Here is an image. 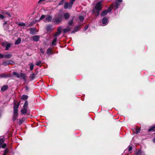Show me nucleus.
I'll return each instance as SVG.
<instances>
[{"instance_id":"f257e3e1","label":"nucleus","mask_w":155,"mask_h":155,"mask_svg":"<svg viewBox=\"0 0 155 155\" xmlns=\"http://www.w3.org/2000/svg\"><path fill=\"white\" fill-rule=\"evenodd\" d=\"M102 3L101 1L97 3L95 5L94 8L92 10L93 13L96 16L99 15L100 11L102 10Z\"/></svg>"},{"instance_id":"f03ea898","label":"nucleus","mask_w":155,"mask_h":155,"mask_svg":"<svg viewBox=\"0 0 155 155\" xmlns=\"http://www.w3.org/2000/svg\"><path fill=\"white\" fill-rule=\"evenodd\" d=\"M20 102L17 104H16L15 103L14 104V115L13 117V120L15 121L16 120L18 117V108L20 104Z\"/></svg>"},{"instance_id":"7ed1b4c3","label":"nucleus","mask_w":155,"mask_h":155,"mask_svg":"<svg viewBox=\"0 0 155 155\" xmlns=\"http://www.w3.org/2000/svg\"><path fill=\"white\" fill-rule=\"evenodd\" d=\"M28 101H26L23 107L22 108L21 110V112L22 114H25L27 113L28 108Z\"/></svg>"},{"instance_id":"20e7f679","label":"nucleus","mask_w":155,"mask_h":155,"mask_svg":"<svg viewBox=\"0 0 155 155\" xmlns=\"http://www.w3.org/2000/svg\"><path fill=\"white\" fill-rule=\"evenodd\" d=\"M13 75L18 78H22L24 80L25 79V75L23 73H18L16 72H13Z\"/></svg>"},{"instance_id":"39448f33","label":"nucleus","mask_w":155,"mask_h":155,"mask_svg":"<svg viewBox=\"0 0 155 155\" xmlns=\"http://www.w3.org/2000/svg\"><path fill=\"white\" fill-rule=\"evenodd\" d=\"M62 19L63 18L61 15L59 14L58 15H56L54 19V22L55 24H58L62 21Z\"/></svg>"},{"instance_id":"423d86ee","label":"nucleus","mask_w":155,"mask_h":155,"mask_svg":"<svg viewBox=\"0 0 155 155\" xmlns=\"http://www.w3.org/2000/svg\"><path fill=\"white\" fill-rule=\"evenodd\" d=\"M112 7H109L107 10L104 11L101 14V16H104L106 15L108 12H110L112 9Z\"/></svg>"},{"instance_id":"0eeeda50","label":"nucleus","mask_w":155,"mask_h":155,"mask_svg":"<svg viewBox=\"0 0 155 155\" xmlns=\"http://www.w3.org/2000/svg\"><path fill=\"white\" fill-rule=\"evenodd\" d=\"M8 15L9 16H10L9 14L6 11H2L1 12V14L0 13V18L3 19L4 18H5V15Z\"/></svg>"},{"instance_id":"6e6552de","label":"nucleus","mask_w":155,"mask_h":155,"mask_svg":"<svg viewBox=\"0 0 155 155\" xmlns=\"http://www.w3.org/2000/svg\"><path fill=\"white\" fill-rule=\"evenodd\" d=\"M72 6V4L70 2H65L64 6V8L65 9H71Z\"/></svg>"},{"instance_id":"1a4fd4ad","label":"nucleus","mask_w":155,"mask_h":155,"mask_svg":"<svg viewBox=\"0 0 155 155\" xmlns=\"http://www.w3.org/2000/svg\"><path fill=\"white\" fill-rule=\"evenodd\" d=\"M52 20V16L48 15L46 17V18L44 20V22H49L51 21Z\"/></svg>"},{"instance_id":"9d476101","label":"nucleus","mask_w":155,"mask_h":155,"mask_svg":"<svg viewBox=\"0 0 155 155\" xmlns=\"http://www.w3.org/2000/svg\"><path fill=\"white\" fill-rule=\"evenodd\" d=\"M40 38L39 35H36L32 37L31 38V40L35 42H37L39 39Z\"/></svg>"},{"instance_id":"9b49d317","label":"nucleus","mask_w":155,"mask_h":155,"mask_svg":"<svg viewBox=\"0 0 155 155\" xmlns=\"http://www.w3.org/2000/svg\"><path fill=\"white\" fill-rule=\"evenodd\" d=\"M30 30V33L31 35L35 34L38 32L37 29L34 28H31Z\"/></svg>"},{"instance_id":"f8f14e48","label":"nucleus","mask_w":155,"mask_h":155,"mask_svg":"<svg viewBox=\"0 0 155 155\" xmlns=\"http://www.w3.org/2000/svg\"><path fill=\"white\" fill-rule=\"evenodd\" d=\"M102 22L104 26L106 25L107 24V19L106 17L103 18L102 20Z\"/></svg>"},{"instance_id":"ddd939ff","label":"nucleus","mask_w":155,"mask_h":155,"mask_svg":"<svg viewBox=\"0 0 155 155\" xmlns=\"http://www.w3.org/2000/svg\"><path fill=\"white\" fill-rule=\"evenodd\" d=\"M12 54L10 53H7L4 54V58L7 59L10 58L12 57Z\"/></svg>"},{"instance_id":"4468645a","label":"nucleus","mask_w":155,"mask_h":155,"mask_svg":"<svg viewBox=\"0 0 155 155\" xmlns=\"http://www.w3.org/2000/svg\"><path fill=\"white\" fill-rule=\"evenodd\" d=\"M70 17L69 13L68 12L65 13L63 15V17L65 20L68 19Z\"/></svg>"},{"instance_id":"2eb2a0df","label":"nucleus","mask_w":155,"mask_h":155,"mask_svg":"<svg viewBox=\"0 0 155 155\" xmlns=\"http://www.w3.org/2000/svg\"><path fill=\"white\" fill-rule=\"evenodd\" d=\"M122 0H117V1L115 2L116 5L115 6L116 8H117L118 6L120 5V3L122 2Z\"/></svg>"},{"instance_id":"dca6fc26","label":"nucleus","mask_w":155,"mask_h":155,"mask_svg":"<svg viewBox=\"0 0 155 155\" xmlns=\"http://www.w3.org/2000/svg\"><path fill=\"white\" fill-rule=\"evenodd\" d=\"M10 77V75L7 74H0V78H6Z\"/></svg>"},{"instance_id":"f3484780","label":"nucleus","mask_w":155,"mask_h":155,"mask_svg":"<svg viewBox=\"0 0 155 155\" xmlns=\"http://www.w3.org/2000/svg\"><path fill=\"white\" fill-rule=\"evenodd\" d=\"M135 155H144V153L141 150H138L136 152Z\"/></svg>"},{"instance_id":"a211bd4d","label":"nucleus","mask_w":155,"mask_h":155,"mask_svg":"<svg viewBox=\"0 0 155 155\" xmlns=\"http://www.w3.org/2000/svg\"><path fill=\"white\" fill-rule=\"evenodd\" d=\"M80 26L79 25L75 27L74 30L72 31L71 33H73L78 31L79 29Z\"/></svg>"},{"instance_id":"6ab92c4d","label":"nucleus","mask_w":155,"mask_h":155,"mask_svg":"<svg viewBox=\"0 0 155 155\" xmlns=\"http://www.w3.org/2000/svg\"><path fill=\"white\" fill-rule=\"evenodd\" d=\"M8 25L7 23V22H5L3 24L5 30H8Z\"/></svg>"},{"instance_id":"aec40b11","label":"nucleus","mask_w":155,"mask_h":155,"mask_svg":"<svg viewBox=\"0 0 155 155\" xmlns=\"http://www.w3.org/2000/svg\"><path fill=\"white\" fill-rule=\"evenodd\" d=\"M47 29L48 31L51 32L52 30V26L50 25H48L47 27Z\"/></svg>"},{"instance_id":"412c9836","label":"nucleus","mask_w":155,"mask_h":155,"mask_svg":"<svg viewBox=\"0 0 155 155\" xmlns=\"http://www.w3.org/2000/svg\"><path fill=\"white\" fill-rule=\"evenodd\" d=\"M8 86L7 85H5L2 86L1 88V90L2 91H4L7 89Z\"/></svg>"},{"instance_id":"4be33fe9","label":"nucleus","mask_w":155,"mask_h":155,"mask_svg":"<svg viewBox=\"0 0 155 155\" xmlns=\"http://www.w3.org/2000/svg\"><path fill=\"white\" fill-rule=\"evenodd\" d=\"M21 41V39L20 38H19L15 42V45H18L19 44Z\"/></svg>"},{"instance_id":"5701e85b","label":"nucleus","mask_w":155,"mask_h":155,"mask_svg":"<svg viewBox=\"0 0 155 155\" xmlns=\"http://www.w3.org/2000/svg\"><path fill=\"white\" fill-rule=\"evenodd\" d=\"M28 98V97L26 95H23L21 97V99L23 100H26Z\"/></svg>"},{"instance_id":"b1692460","label":"nucleus","mask_w":155,"mask_h":155,"mask_svg":"<svg viewBox=\"0 0 155 155\" xmlns=\"http://www.w3.org/2000/svg\"><path fill=\"white\" fill-rule=\"evenodd\" d=\"M71 30L67 27L66 28H65L63 30V32L64 33H66L68 32L69 31H70Z\"/></svg>"},{"instance_id":"393cba45","label":"nucleus","mask_w":155,"mask_h":155,"mask_svg":"<svg viewBox=\"0 0 155 155\" xmlns=\"http://www.w3.org/2000/svg\"><path fill=\"white\" fill-rule=\"evenodd\" d=\"M57 40V38L55 37L52 42V44L53 45H56L55 43Z\"/></svg>"},{"instance_id":"a878e982","label":"nucleus","mask_w":155,"mask_h":155,"mask_svg":"<svg viewBox=\"0 0 155 155\" xmlns=\"http://www.w3.org/2000/svg\"><path fill=\"white\" fill-rule=\"evenodd\" d=\"M52 49L50 48H48L47 50V53L48 54H51Z\"/></svg>"},{"instance_id":"bb28decb","label":"nucleus","mask_w":155,"mask_h":155,"mask_svg":"<svg viewBox=\"0 0 155 155\" xmlns=\"http://www.w3.org/2000/svg\"><path fill=\"white\" fill-rule=\"evenodd\" d=\"M8 61H4L3 63H2V65H5V66H6L8 65Z\"/></svg>"},{"instance_id":"cd10ccee","label":"nucleus","mask_w":155,"mask_h":155,"mask_svg":"<svg viewBox=\"0 0 155 155\" xmlns=\"http://www.w3.org/2000/svg\"><path fill=\"white\" fill-rule=\"evenodd\" d=\"M45 0H40L38 2V3L39 4H45Z\"/></svg>"},{"instance_id":"c85d7f7f","label":"nucleus","mask_w":155,"mask_h":155,"mask_svg":"<svg viewBox=\"0 0 155 155\" xmlns=\"http://www.w3.org/2000/svg\"><path fill=\"white\" fill-rule=\"evenodd\" d=\"M35 77V74L33 73L32 74H31L30 76L29 77V78L31 79V80H33Z\"/></svg>"},{"instance_id":"c756f323","label":"nucleus","mask_w":155,"mask_h":155,"mask_svg":"<svg viewBox=\"0 0 155 155\" xmlns=\"http://www.w3.org/2000/svg\"><path fill=\"white\" fill-rule=\"evenodd\" d=\"M11 46V45L10 44H6V45L5 47L6 50H8L9 49Z\"/></svg>"},{"instance_id":"7c9ffc66","label":"nucleus","mask_w":155,"mask_h":155,"mask_svg":"<svg viewBox=\"0 0 155 155\" xmlns=\"http://www.w3.org/2000/svg\"><path fill=\"white\" fill-rule=\"evenodd\" d=\"M155 128V126H153L150 127V128L148 130L149 131H151L153 130Z\"/></svg>"},{"instance_id":"2f4dec72","label":"nucleus","mask_w":155,"mask_h":155,"mask_svg":"<svg viewBox=\"0 0 155 155\" xmlns=\"http://www.w3.org/2000/svg\"><path fill=\"white\" fill-rule=\"evenodd\" d=\"M18 25L19 26H25V23L21 22V23H19L18 24Z\"/></svg>"},{"instance_id":"473e14b6","label":"nucleus","mask_w":155,"mask_h":155,"mask_svg":"<svg viewBox=\"0 0 155 155\" xmlns=\"http://www.w3.org/2000/svg\"><path fill=\"white\" fill-rule=\"evenodd\" d=\"M79 20L81 21H82L84 19V17L83 16L80 15L79 17Z\"/></svg>"},{"instance_id":"72a5a7b5","label":"nucleus","mask_w":155,"mask_h":155,"mask_svg":"<svg viewBox=\"0 0 155 155\" xmlns=\"http://www.w3.org/2000/svg\"><path fill=\"white\" fill-rule=\"evenodd\" d=\"M30 69L32 71L34 68V64L33 63H31L30 64Z\"/></svg>"},{"instance_id":"f704fd0d","label":"nucleus","mask_w":155,"mask_h":155,"mask_svg":"<svg viewBox=\"0 0 155 155\" xmlns=\"http://www.w3.org/2000/svg\"><path fill=\"white\" fill-rule=\"evenodd\" d=\"M8 61V63L9 64H13L15 63L12 60Z\"/></svg>"},{"instance_id":"c9c22d12","label":"nucleus","mask_w":155,"mask_h":155,"mask_svg":"<svg viewBox=\"0 0 155 155\" xmlns=\"http://www.w3.org/2000/svg\"><path fill=\"white\" fill-rule=\"evenodd\" d=\"M62 28L61 27H59L58 28L57 31L58 32H60V33L61 32Z\"/></svg>"},{"instance_id":"e433bc0d","label":"nucleus","mask_w":155,"mask_h":155,"mask_svg":"<svg viewBox=\"0 0 155 155\" xmlns=\"http://www.w3.org/2000/svg\"><path fill=\"white\" fill-rule=\"evenodd\" d=\"M41 62L40 61H38L36 62V64L38 66H41Z\"/></svg>"},{"instance_id":"4c0bfd02","label":"nucleus","mask_w":155,"mask_h":155,"mask_svg":"<svg viewBox=\"0 0 155 155\" xmlns=\"http://www.w3.org/2000/svg\"><path fill=\"white\" fill-rule=\"evenodd\" d=\"M8 150L7 149H6L3 153V155H6V154L8 152Z\"/></svg>"},{"instance_id":"58836bf2","label":"nucleus","mask_w":155,"mask_h":155,"mask_svg":"<svg viewBox=\"0 0 155 155\" xmlns=\"http://www.w3.org/2000/svg\"><path fill=\"white\" fill-rule=\"evenodd\" d=\"M73 25H68V26L67 27L68 28H69L70 30L73 28Z\"/></svg>"},{"instance_id":"ea45409f","label":"nucleus","mask_w":155,"mask_h":155,"mask_svg":"<svg viewBox=\"0 0 155 155\" xmlns=\"http://www.w3.org/2000/svg\"><path fill=\"white\" fill-rule=\"evenodd\" d=\"M61 33L57 31L54 35V37H56L57 36L59 35Z\"/></svg>"},{"instance_id":"a19ab883","label":"nucleus","mask_w":155,"mask_h":155,"mask_svg":"<svg viewBox=\"0 0 155 155\" xmlns=\"http://www.w3.org/2000/svg\"><path fill=\"white\" fill-rule=\"evenodd\" d=\"M73 20H71L68 23V25H73Z\"/></svg>"},{"instance_id":"79ce46f5","label":"nucleus","mask_w":155,"mask_h":155,"mask_svg":"<svg viewBox=\"0 0 155 155\" xmlns=\"http://www.w3.org/2000/svg\"><path fill=\"white\" fill-rule=\"evenodd\" d=\"M4 140L2 138L0 139V145H2L4 142Z\"/></svg>"},{"instance_id":"37998d69","label":"nucleus","mask_w":155,"mask_h":155,"mask_svg":"<svg viewBox=\"0 0 155 155\" xmlns=\"http://www.w3.org/2000/svg\"><path fill=\"white\" fill-rule=\"evenodd\" d=\"M40 51H41V53H42L43 54H44L45 51H44V50H43V49L42 48H41L40 49Z\"/></svg>"},{"instance_id":"c03bdc74","label":"nucleus","mask_w":155,"mask_h":155,"mask_svg":"<svg viewBox=\"0 0 155 155\" xmlns=\"http://www.w3.org/2000/svg\"><path fill=\"white\" fill-rule=\"evenodd\" d=\"M128 151H131L132 150V147L130 146H129L128 147Z\"/></svg>"},{"instance_id":"a18cd8bd","label":"nucleus","mask_w":155,"mask_h":155,"mask_svg":"<svg viewBox=\"0 0 155 155\" xmlns=\"http://www.w3.org/2000/svg\"><path fill=\"white\" fill-rule=\"evenodd\" d=\"M45 17V15H41V17H40V20H42Z\"/></svg>"},{"instance_id":"49530a36","label":"nucleus","mask_w":155,"mask_h":155,"mask_svg":"<svg viewBox=\"0 0 155 155\" xmlns=\"http://www.w3.org/2000/svg\"><path fill=\"white\" fill-rule=\"evenodd\" d=\"M24 119L23 118H22L21 119H20L19 120L20 123L21 124H22V123L24 121Z\"/></svg>"},{"instance_id":"de8ad7c7","label":"nucleus","mask_w":155,"mask_h":155,"mask_svg":"<svg viewBox=\"0 0 155 155\" xmlns=\"http://www.w3.org/2000/svg\"><path fill=\"white\" fill-rule=\"evenodd\" d=\"M140 131V129H137L136 130V133L137 134H138V133H139Z\"/></svg>"},{"instance_id":"09e8293b","label":"nucleus","mask_w":155,"mask_h":155,"mask_svg":"<svg viewBox=\"0 0 155 155\" xmlns=\"http://www.w3.org/2000/svg\"><path fill=\"white\" fill-rule=\"evenodd\" d=\"M6 146V144L5 143H4L0 147H2V148H5Z\"/></svg>"},{"instance_id":"8fccbe9b","label":"nucleus","mask_w":155,"mask_h":155,"mask_svg":"<svg viewBox=\"0 0 155 155\" xmlns=\"http://www.w3.org/2000/svg\"><path fill=\"white\" fill-rule=\"evenodd\" d=\"M4 54H2L0 53V58H4Z\"/></svg>"},{"instance_id":"3c124183","label":"nucleus","mask_w":155,"mask_h":155,"mask_svg":"<svg viewBox=\"0 0 155 155\" xmlns=\"http://www.w3.org/2000/svg\"><path fill=\"white\" fill-rule=\"evenodd\" d=\"M75 1V0H70V2L73 5L74 2Z\"/></svg>"},{"instance_id":"603ef678","label":"nucleus","mask_w":155,"mask_h":155,"mask_svg":"<svg viewBox=\"0 0 155 155\" xmlns=\"http://www.w3.org/2000/svg\"><path fill=\"white\" fill-rule=\"evenodd\" d=\"M63 2L64 1H61V2L59 3L58 5H62L63 4Z\"/></svg>"},{"instance_id":"864d4df0","label":"nucleus","mask_w":155,"mask_h":155,"mask_svg":"<svg viewBox=\"0 0 155 155\" xmlns=\"http://www.w3.org/2000/svg\"><path fill=\"white\" fill-rule=\"evenodd\" d=\"M88 28V26H87L84 28V31H86Z\"/></svg>"},{"instance_id":"5fc2aeb1","label":"nucleus","mask_w":155,"mask_h":155,"mask_svg":"<svg viewBox=\"0 0 155 155\" xmlns=\"http://www.w3.org/2000/svg\"><path fill=\"white\" fill-rule=\"evenodd\" d=\"M2 45L3 46H5V45H6V44L5 43H4H4H2Z\"/></svg>"},{"instance_id":"6e6d98bb","label":"nucleus","mask_w":155,"mask_h":155,"mask_svg":"<svg viewBox=\"0 0 155 155\" xmlns=\"http://www.w3.org/2000/svg\"><path fill=\"white\" fill-rule=\"evenodd\" d=\"M153 141L154 143H155V137L153 139Z\"/></svg>"},{"instance_id":"4d7b16f0","label":"nucleus","mask_w":155,"mask_h":155,"mask_svg":"<svg viewBox=\"0 0 155 155\" xmlns=\"http://www.w3.org/2000/svg\"><path fill=\"white\" fill-rule=\"evenodd\" d=\"M127 149H126L125 151H124V152H127Z\"/></svg>"},{"instance_id":"13d9d810","label":"nucleus","mask_w":155,"mask_h":155,"mask_svg":"<svg viewBox=\"0 0 155 155\" xmlns=\"http://www.w3.org/2000/svg\"><path fill=\"white\" fill-rule=\"evenodd\" d=\"M144 155H145V154H144Z\"/></svg>"}]
</instances>
